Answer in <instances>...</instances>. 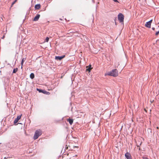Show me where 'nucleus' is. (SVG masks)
I'll return each mask as SVG.
<instances>
[{
	"mask_svg": "<svg viewBox=\"0 0 159 159\" xmlns=\"http://www.w3.org/2000/svg\"><path fill=\"white\" fill-rule=\"evenodd\" d=\"M118 72L117 69H114L112 70L111 71L106 73L105 74V76L109 75L113 77H116L118 76Z\"/></svg>",
	"mask_w": 159,
	"mask_h": 159,
	"instance_id": "f257e3e1",
	"label": "nucleus"
},
{
	"mask_svg": "<svg viewBox=\"0 0 159 159\" xmlns=\"http://www.w3.org/2000/svg\"><path fill=\"white\" fill-rule=\"evenodd\" d=\"M42 134V131L39 129L35 131L33 138L34 140L37 139Z\"/></svg>",
	"mask_w": 159,
	"mask_h": 159,
	"instance_id": "f03ea898",
	"label": "nucleus"
},
{
	"mask_svg": "<svg viewBox=\"0 0 159 159\" xmlns=\"http://www.w3.org/2000/svg\"><path fill=\"white\" fill-rule=\"evenodd\" d=\"M118 20L120 22H123L124 19V16L121 13H120L118 16Z\"/></svg>",
	"mask_w": 159,
	"mask_h": 159,
	"instance_id": "7ed1b4c3",
	"label": "nucleus"
},
{
	"mask_svg": "<svg viewBox=\"0 0 159 159\" xmlns=\"http://www.w3.org/2000/svg\"><path fill=\"white\" fill-rule=\"evenodd\" d=\"M152 20H151L147 22L145 24V26L148 28H150L151 24L152 23Z\"/></svg>",
	"mask_w": 159,
	"mask_h": 159,
	"instance_id": "20e7f679",
	"label": "nucleus"
},
{
	"mask_svg": "<svg viewBox=\"0 0 159 159\" xmlns=\"http://www.w3.org/2000/svg\"><path fill=\"white\" fill-rule=\"evenodd\" d=\"M22 115V114H21V115L18 116H17V118L15 119L14 122V123L15 124H16L18 122V120L21 118Z\"/></svg>",
	"mask_w": 159,
	"mask_h": 159,
	"instance_id": "39448f33",
	"label": "nucleus"
},
{
	"mask_svg": "<svg viewBox=\"0 0 159 159\" xmlns=\"http://www.w3.org/2000/svg\"><path fill=\"white\" fill-rule=\"evenodd\" d=\"M125 156L127 159H132L130 154L129 152H126L125 154Z\"/></svg>",
	"mask_w": 159,
	"mask_h": 159,
	"instance_id": "423d86ee",
	"label": "nucleus"
},
{
	"mask_svg": "<svg viewBox=\"0 0 159 159\" xmlns=\"http://www.w3.org/2000/svg\"><path fill=\"white\" fill-rule=\"evenodd\" d=\"M37 90L39 91V92L42 93L44 94H50V93L49 92H47V91H46L45 90L39 89H37Z\"/></svg>",
	"mask_w": 159,
	"mask_h": 159,
	"instance_id": "0eeeda50",
	"label": "nucleus"
},
{
	"mask_svg": "<svg viewBox=\"0 0 159 159\" xmlns=\"http://www.w3.org/2000/svg\"><path fill=\"white\" fill-rule=\"evenodd\" d=\"M65 57V55L62 56H56L55 59L57 60H61Z\"/></svg>",
	"mask_w": 159,
	"mask_h": 159,
	"instance_id": "6e6552de",
	"label": "nucleus"
},
{
	"mask_svg": "<svg viewBox=\"0 0 159 159\" xmlns=\"http://www.w3.org/2000/svg\"><path fill=\"white\" fill-rule=\"evenodd\" d=\"M40 17V15L39 14H37L36 15V16L34 17L33 21H36L38 20L39 18Z\"/></svg>",
	"mask_w": 159,
	"mask_h": 159,
	"instance_id": "1a4fd4ad",
	"label": "nucleus"
},
{
	"mask_svg": "<svg viewBox=\"0 0 159 159\" xmlns=\"http://www.w3.org/2000/svg\"><path fill=\"white\" fill-rule=\"evenodd\" d=\"M91 65H90L88 66H86V71H88L89 72H90L91 71V69L92 68H91Z\"/></svg>",
	"mask_w": 159,
	"mask_h": 159,
	"instance_id": "9d476101",
	"label": "nucleus"
},
{
	"mask_svg": "<svg viewBox=\"0 0 159 159\" xmlns=\"http://www.w3.org/2000/svg\"><path fill=\"white\" fill-rule=\"evenodd\" d=\"M67 121L69 122V123L70 124V125H71L73 124V119L69 118L68 119H67Z\"/></svg>",
	"mask_w": 159,
	"mask_h": 159,
	"instance_id": "9b49d317",
	"label": "nucleus"
},
{
	"mask_svg": "<svg viewBox=\"0 0 159 159\" xmlns=\"http://www.w3.org/2000/svg\"><path fill=\"white\" fill-rule=\"evenodd\" d=\"M41 7V5L40 4H37L35 5V8L36 9H39Z\"/></svg>",
	"mask_w": 159,
	"mask_h": 159,
	"instance_id": "f8f14e48",
	"label": "nucleus"
},
{
	"mask_svg": "<svg viewBox=\"0 0 159 159\" xmlns=\"http://www.w3.org/2000/svg\"><path fill=\"white\" fill-rule=\"evenodd\" d=\"M139 143H137V142H136V145L137 147H139L141 145L142 142L141 141H140V142L139 141Z\"/></svg>",
	"mask_w": 159,
	"mask_h": 159,
	"instance_id": "ddd939ff",
	"label": "nucleus"
},
{
	"mask_svg": "<svg viewBox=\"0 0 159 159\" xmlns=\"http://www.w3.org/2000/svg\"><path fill=\"white\" fill-rule=\"evenodd\" d=\"M30 77L31 79H33L34 77V73H31L30 75Z\"/></svg>",
	"mask_w": 159,
	"mask_h": 159,
	"instance_id": "4468645a",
	"label": "nucleus"
},
{
	"mask_svg": "<svg viewBox=\"0 0 159 159\" xmlns=\"http://www.w3.org/2000/svg\"><path fill=\"white\" fill-rule=\"evenodd\" d=\"M26 59V58H23L22 60V61H21V68H22V66H23V63L24 61Z\"/></svg>",
	"mask_w": 159,
	"mask_h": 159,
	"instance_id": "2eb2a0df",
	"label": "nucleus"
},
{
	"mask_svg": "<svg viewBox=\"0 0 159 159\" xmlns=\"http://www.w3.org/2000/svg\"><path fill=\"white\" fill-rule=\"evenodd\" d=\"M18 68L14 69L13 71V73H15L18 71Z\"/></svg>",
	"mask_w": 159,
	"mask_h": 159,
	"instance_id": "dca6fc26",
	"label": "nucleus"
},
{
	"mask_svg": "<svg viewBox=\"0 0 159 159\" xmlns=\"http://www.w3.org/2000/svg\"><path fill=\"white\" fill-rule=\"evenodd\" d=\"M17 0H15L11 4V7H12L13 5L15 3V2H16Z\"/></svg>",
	"mask_w": 159,
	"mask_h": 159,
	"instance_id": "f3484780",
	"label": "nucleus"
},
{
	"mask_svg": "<svg viewBox=\"0 0 159 159\" xmlns=\"http://www.w3.org/2000/svg\"><path fill=\"white\" fill-rule=\"evenodd\" d=\"M49 38L48 37H47L46 38V39H45V41L46 42H48V40H49Z\"/></svg>",
	"mask_w": 159,
	"mask_h": 159,
	"instance_id": "a211bd4d",
	"label": "nucleus"
},
{
	"mask_svg": "<svg viewBox=\"0 0 159 159\" xmlns=\"http://www.w3.org/2000/svg\"><path fill=\"white\" fill-rule=\"evenodd\" d=\"M159 34V31L157 32L155 34L156 35H158Z\"/></svg>",
	"mask_w": 159,
	"mask_h": 159,
	"instance_id": "6ab92c4d",
	"label": "nucleus"
},
{
	"mask_svg": "<svg viewBox=\"0 0 159 159\" xmlns=\"http://www.w3.org/2000/svg\"><path fill=\"white\" fill-rule=\"evenodd\" d=\"M65 148L66 149H68V146H67V145H66Z\"/></svg>",
	"mask_w": 159,
	"mask_h": 159,
	"instance_id": "aec40b11",
	"label": "nucleus"
},
{
	"mask_svg": "<svg viewBox=\"0 0 159 159\" xmlns=\"http://www.w3.org/2000/svg\"><path fill=\"white\" fill-rule=\"evenodd\" d=\"M143 159H149L147 157H143Z\"/></svg>",
	"mask_w": 159,
	"mask_h": 159,
	"instance_id": "412c9836",
	"label": "nucleus"
},
{
	"mask_svg": "<svg viewBox=\"0 0 159 159\" xmlns=\"http://www.w3.org/2000/svg\"><path fill=\"white\" fill-rule=\"evenodd\" d=\"M152 29L153 30H155V28H154L153 27V28H152Z\"/></svg>",
	"mask_w": 159,
	"mask_h": 159,
	"instance_id": "4be33fe9",
	"label": "nucleus"
},
{
	"mask_svg": "<svg viewBox=\"0 0 159 159\" xmlns=\"http://www.w3.org/2000/svg\"><path fill=\"white\" fill-rule=\"evenodd\" d=\"M74 147L77 148H78V146H75V147H74Z\"/></svg>",
	"mask_w": 159,
	"mask_h": 159,
	"instance_id": "5701e85b",
	"label": "nucleus"
},
{
	"mask_svg": "<svg viewBox=\"0 0 159 159\" xmlns=\"http://www.w3.org/2000/svg\"><path fill=\"white\" fill-rule=\"evenodd\" d=\"M157 129H158V127H157Z\"/></svg>",
	"mask_w": 159,
	"mask_h": 159,
	"instance_id": "b1692460",
	"label": "nucleus"
},
{
	"mask_svg": "<svg viewBox=\"0 0 159 159\" xmlns=\"http://www.w3.org/2000/svg\"><path fill=\"white\" fill-rule=\"evenodd\" d=\"M139 1L140 0H139Z\"/></svg>",
	"mask_w": 159,
	"mask_h": 159,
	"instance_id": "393cba45",
	"label": "nucleus"
},
{
	"mask_svg": "<svg viewBox=\"0 0 159 159\" xmlns=\"http://www.w3.org/2000/svg\"><path fill=\"white\" fill-rule=\"evenodd\" d=\"M1 144V143H0V144Z\"/></svg>",
	"mask_w": 159,
	"mask_h": 159,
	"instance_id": "a878e982",
	"label": "nucleus"
}]
</instances>
